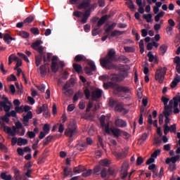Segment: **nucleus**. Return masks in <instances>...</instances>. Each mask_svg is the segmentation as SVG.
<instances>
[{
  "mask_svg": "<svg viewBox=\"0 0 180 180\" xmlns=\"http://www.w3.org/2000/svg\"><path fill=\"white\" fill-rule=\"evenodd\" d=\"M159 154H161V150L158 149L155 150V152L151 155V157L153 158H157L158 157Z\"/></svg>",
  "mask_w": 180,
  "mask_h": 180,
  "instance_id": "obj_62",
  "label": "nucleus"
},
{
  "mask_svg": "<svg viewBox=\"0 0 180 180\" xmlns=\"http://www.w3.org/2000/svg\"><path fill=\"white\" fill-rule=\"evenodd\" d=\"M85 171V167L84 166L79 165L78 167H74L73 172L75 174H81Z\"/></svg>",
  "mask_w": 180,
  "mask_h": 180,
  "instance_id": "obj_29",
  "label": "nucleus"
},
{
  "mask_svg": "<svg viewBox=\"0 0 180 180\" xmlns=\"http://www.w3.org/2000/svg\"><path fill=\"white\" fill-rule=\"evenodd\" d=\"M84 70V72L87 74V75H92L94 74L92 73V70H91L90 68L88 66H86Z\"/></svg>",
  "mask_w": 180,
  "mask_h": 180,
  "instance_id": "obj_60",
  "label": "nucleus"
},
{
  "mask_svg": "<svg viewBox=\"0 0 180 180\" xmlns=\"http://www.w3.org/2000/svg\"><path fill=\"white\" fill-rule=\"evenodd\" d=\"M100 174H101V178L103 179H105V178H106V176H108V169L103 167Z\"/></svg>",
  "mask_w": 180,
  "mask_h": 180,
  "instance_id": "obj_40",
  "label": "nucleus"
},
{
  "mask_svg": "<svg viewBox=\"0 0 180 180\" xmlns=\"http://www.w3.org/2000/svg\"><path fill=\"white\" fill-rule=\"evenodd\" d=\"M127 171H129V164L123 163L121 167V179H124L127 177V175H129Z\"/></svg>",
  "mask_w": 180,
  "mask_h": 180,
  "instance_id": "obj_8",
  "label": "nucleus"
},
{
  "mask_svg": "<svg viewBox=\"0 0 180 180\" xmlns=\"http://www.w3.org/2000/svg\"><path fill=\"white\" fill-rule=\"evenodd\" d=\"M143 18L146 19V20L148 23H150V22H152L153 15H151V14H148V15L143 14Z\"/></svg>",
  "mask_w": 180,
  "mask_h": 180,
  "instance_id": "obj_41",
  "label": "nucleus"
},
{
  "mask_svg": "<svg viewBox=\"0 0 180 180\" xmlns=\"http://www.w3.org/2000/svg\"><path fill=\"white\" fill-rule=\"evenodd\" d=\"M124 49L126 53H134V48L131 46H124Z\"/></svg>",
  "mask_w": 180,
  "mask_h": 180,
  "instance_id": "obj_53",
  "label": "nucleus"
},
{
  "mask_svg": "<svg viewBox=\"0 0 180 180\" xmlns=\"http://www.w3.org/2000/svg\"><path fill=\"white\" fill-rule=\"evenodd\" d=\"M178 160H179V155H176L174 157H172L171 158H167L166 159V164H171V162H172V164H176V162L178 161Z\"/></svg>",
  "mask_w": 180,
  "mask_h": 180,
  "instance_id": "obj_19",
  "label": "nucleus"
},
{
  "mask_svg": "<svg viewBox=\"0 0 180 180\" xmlns=\"http://www.w3.org/2000/svg\"><path fill=\"white\" fill-rule=\"evenodd\" d=\"M1 127H3L4 131H5L7 134H11L12 135V128L5 125V123H3L1 124Z\"/></svg>",
  "mask_w": 180,
  "mask_h": 180,
  "instance_id": "obj_33",
  "label": "nucleus"
},
{
  "mask_svg": "<svg viewBox=\"0 0 180 180\" xmlns=\"http://www.w3.org/2000/svg\"><path fill=\"white\" fill-rule=\"evenodd\" d=\"M4 40L7 44H11V41L9 40H16V38L11 37L9 34H5L4 36Z\"/></svg>",
  "mask_w": 180,
  "mask_h": 180,
  "instance_id": "obj_27",
  "label": "nucleus"
},
{
  "mask_svg": "<svg viewBox=\"0 0 180 180\" xmlns=\"http://www.w3.org/2000/svg\"><path fill=\"white\" fill-rule=\"evenodd\" d=\"M30 32L32 33V34H40V30L37 27H32L30 29Z\"/></svg>",
  "mask_w": 180,
  "mask_h": 180,
  "instance_id": "obj_49",
  "label": "nucleus"
},
{
  "mask_svg": "<svg viewBox=\"0 0 180 180\" xmlns=\"http://www.w3.org/2000/svg\"><path fill=\"white\" fill-rule=\"evenodd\" d=\"M0 106H1V108H4V112H6V113H11L10 110H11V106H12V105H8V103L0 102Z\"/></svg>",
  "mask_w": 180,
  "mask_h": 180,
  "instance_id": "obj_18",
  "label": "nucleus"
},
{
  "mask_svg": "<svg viewBox=\"0 0 180 180\" xmlns=\"http://www.w3.org/2000/svg\"><path fill=\"white\" fill-rule=\"evenodd\" d=\"M27 135L30 139H34L36 137V133H34V131H28L27 132Z\"/></svg>",
  "mask_w": 180,
  "mask_h": 180,
  "instance_id": "obj_63",
  "label": "nucleus"
},
{
  "mask_svg": "<svg viewBox=\"0 0 180 180\" xmlns=\"http://www.w3.org/2000/svg\"><path fill=\"white\" fill-rule=\"evenodd\" d=\"M115 110L116 112H119L120 113H121V112H123V110H124V108H122L120 104H117L115 105Z\"/></svg>",
  "mask_w": 180,
  "mask_h": 180,
  "instance_id": "obj_58",
  "label": "nucleus"
},
{
  "mask_svg": "<svg viewBox=\"0 0 180 180\" xmlns=\"http://www.w3.org/2000/svg\"><path fill=\"white\" fill-rule=\"evenodd\" d=\"M172 112H168V111H164L163 115L165 117V125L163 126V129H165V131H167L169 129L168 123L171 121V119H169V116H171Z\"/></svg>",
  "mask_w": 180,
  "mask_h": 180,
  "instance_id": "obj_10",
  "label": "nucleus"
},
{
  "mask_svg": "<svg viewBox=\"0 0 180 180\" xmlns=\"http://www.w3.org/2000/svg\"><path fill=\"white\" fill-rule=\"evenodd\" d=\"M91 33H92V36H98V34H99L101 32H99V28L96 27L93 29V30L91 31Z\"/></svg>",
  "mask_w": 180,
  "mask_h": 180,
  "instance_id": "obj_61",
  "label": "nucleus"
},
{
  "mask_svg": "<svg viewBox=\"0 0 180 180\" xmlns=\"http://www.w3.org/2000/svg\"><path fill=\"white\" fill-rule=\"evenodd\" d=\"M19 36H20L22 39H29L30 34L26 31H20L19 32Z\"/></svg>",
  "mask_w": 180,
  "mask_h": 180,
  "instance_id": "obj_37",
  "label": "nucleus"
},
{
  "mask_svg": "<svg viewBox=\"0 0 180 180\" xmlns=\"http://www.w3.org/2000/svg\"><path fill=\"white\" fill-rule=\"evenodd\" d=\"M167 68L166 67H159L157 69L155 75V79L158 81L160 84H163L164 79H165V75H167Z\"/></svg>",
  "mask_w": 180,
  "mask_h": 180,
  "instance_id": "obj_3",
  "label": "nucleus"
},
{
  "mask_svg": "<svg viewBox=\"0 0 180 180\" xmlns=\"http://www.w3.org/2000/svg\"><path fill=\"white\" fill-rule=\"evenodd\" d=\"M118 60L120 61V63H124V64L130 63V60L124 56H120Z\"/></svg>",
  "mask_w": 180,
  "mask_h": 180,
  "instance_id": "obj_34",
  "label": "nucleus"
},
{
  "mask_svg": "<svg viewBox=\"0 0 180 180\" xmlns=\"http://www.w3.org/2000/svg\"><path fill=\"white\" fill-rule=\"evenodd\" d=\"M15 113H23V105L15 107Z\"/></svg>",
  "mask_w": 180,
  "mask_h": 180,
  "instance_id": "obj_59",
  "label": "nucleus"
},
{
  "mask_svg": "<svg viewBox=\"0 0 180 180\" xmlns=\"http://www.w3.org/2000/svg\"><path fill=\"white\" fill-rule=\"evenodd\" d=\"M98 147H102L103 148V139L101 136H98Z\"/></svg>",
  "mask_w": 180,
  "mask_h": 180,
  "instance_id": "obj_51",
  "label": "nucleus"
},
{
  "mask_svg": "<svg viewBox=\"0 0 180 180\" xmlns=\"http://www.w3.org/2000/svg\"><path fill=\"white\" fill-rule=\"evenodd\" d=\"M40 44H43V41L39 39L35 42H33L31 45L32 49L39 53V55L35 56V64L37 67H39L40 64H41V61H44V64L47 63L46 53H44V48Z\"/></svg>",
  "mask_w": 180,
  "mask_h": 180,
  "instance_id": "obj_1",
  "label": "nucleus"
},
{
  "mask_svg": "<svg viewBox=\"0 0 180 180\" xmlns=\"http://www.w3.org/2000/svg\"><path fill=\"white\" fill-rule=\"evenodd\" d=\"M77 134V122L75 120L72 121L68 125V128L65 131V135L68 137H74Z\"/></svg>",
  "mask_w": 180,
  "mask_h": 180,
  "instance_id": "obj_4",
  "label": "nucleus"
},
{
  "mask_svg": "<svg viewBox=\"0 0 180 180\" xmlns=\"http://www.w3.org/2000/svg\"><path fill=\"white\" fill-rule=\"evenodd\" d=\"M72 67H73L75 71H76V72H77L78 74H79V72H81V71H82V66H81V65H79V64L73 63Z\"/></svg>",
  "mask_w": 180,
  "mask_h": 180,
  "instance_id": "obj_35",
  "label": "nucleus"
},
{
  "mask_svg": "<svg viewBox=\"0 0 180 180\" xmlns=\"http://www.w3.org/2000/svg\"><path fill=\"white\" fill-rule=\"evenodd\" d=\"M84 98V93L82 91H78L75 93V94L73 96V102L75 103L78 101V98Z\"/></svg>",
  "mask_w": 180,
  "mask_h": 180,
  "instance_id": "obj_22",
  "label": "nucleus"
},
{
  "mask_svg": "<svg viewBox=\"0 0 180 180\" xmlns=\"http://www.w3.org/2000/svg\"><path fill=\"white\" fill-rule=\"evenodd\" d=\"M51 69L52 72L54 74L58 72V70H60V66H58V62H51Z\"/></svg>",
  "mask_w": 180,
  "mask_h": 180,
  "instance_id": "obj_17",
  "label": "nucleus"
},
{
  "mask_svg": "<svg viewBox=\"0 0 180 180\" xmlns=\"http://www.w3.org/2000/svg\"><path fill=\"white\" fill-rule=\"evenodd\" d=\"M83 13L81 11H74L73 12V16H75L76 18H81L82 16Z\"/></svg>",
  "mask_w": 180,
  "mask_h": 180,
  "instance_id": "obj_64",
  "label": "nucleus"
},
{
  "mask_svg": "<svg viewBox=\"0 0 180 180\" xmlns=\"http://www.w3.org/2000/svg\"><path fill=\"white\" fill-rule=\"evenodd\" d=\"M84 58H85V56H84V55L79 54L75 57V61L76 63H79L80 61H84Z\"/></svg>",
  "mask_w": 180,
  "mask_h": 180,
  "instance_id": "obj_42",
  "label": "nucleus"
},
{
  "mask_svg": "<svg viewBox=\"0 0 180 180\" xmlns=\"http://www.w3.org/2000/svg\"><path fill=\"white\" fill-rule=\"evenodd\" d=\"M18 115L16 114V112L15 110H11V113H6L4 117H1V119L6 123H9L10 120L9 117H16Z\"/></svg>",
  "mask_w": 180,
  "mask_h": 180,
  "instance_id": "obj_9",
  "label": "nucleus"
},
{
  "mask_svg": "<svg viewBox=\"0 0 180 180\" xmlns=\"http://www.w3.org/2000/svg\"><path fill=\"white\" fill-rule=\"evenodd\" d=\"M108 19V15H104L100 18V20L97 22V25L96 27H101L103 25L105 24L106 20Z\"/></svg>",
  "mask_w": 180,
  "mask_h": 180,
  "instance_id": "obj_25",
  "label": "nucleus"
},
{
  "mask_svg": "<svg viewBox=\"0 0 180 180\" xmlns=\"http://www.w3.org/2000/svg\"><path fill=\"white\" fill-rule=\"evenodd\" d=\"M84 95L86 96V99H89V98H91V91L89 90V89L86 88L84 91Z\"/></svg>",
  "mask_w": 180,
  "mask_h": 180,
  "instance_id": "obj_55",
  "label": "nucleus"
},
{
  "mask_svg": "<svg viewBox=\"0 0 180 180\" xmlns=\"http://www.w3.org/2000/svg\"><path fill=\"white\" fill-rule=\"evenodd\" d=\"M167 50L168 46H167L166 44H162L160 47V55L164 56L167 53Z\"/></svg>",
  "mask_w": 180,
  "mask_h": 180,
  "instance_id": "obj_28",
  "label": "nucleus"
},
{
  "mask_svg": "<svg viewBox=\"0 0 180 180\" xmlns=\"http://www.w3.org/2000/svg\"><path fill=\"white\" fill-rule=\"evenodd\" d=\"M43 130L46 134H49V133H50V125L49 124H45L44 125Z\"/></svg>",
  "mask_w": 180,
  "mask_h": 180,
  "instance_id": "obj_50",
  "label": "nucleus"
},
{
  "mask_svg": "<svg viewBox=\"0 0 180 180\" xmlns=\"http://www.w3.org/2000/svg\"><path fill=\"white\" fill-rule=\"evenodd\" d=\"M161 101H162V102H163V105H164L165 108H166L167 105H168V102H169V98H168L165 96H162L161 98Z\"/></svg>",
  "mask_w": 180,
  "mask_h": 180,
  "instance_id": "obj_54",
  "label": "nucleus"
},
{
  "mask_svg": "<svg viewBox=\"0 0 180 180\" xmlns=\"http://www.w3.org/2000/svg\"><path fill=\"white\" fill-rule=\"evenodd\" d=\"M148 58H149V63H153V61H155V64L158 63V59L153 55V53L151 51H149L147 54Z\"/></svg>",
  "mask_w": 180,
  "mask_h": 180,
  "instance_id": "obj_24",
  "label": "nucleus"
},
{
  "mask_svg": "<svg viewBox=\"0 0 180 180\" xmlns=\"http://www.w3.org/2000/svg\"><path fill=\"white\" fill-rule=\"evenodd\" d=\"M91 16V10H87L86 12L84 13L82 18L81 20V22L82 23H86V21L88 20V18Z\"/></svg>",
  "mask_w": 180,
  "mask_h": 180,
  "instance_id": "obj_21",
  "label": "nucleus"
},
{
  "mask_svg": "<svg viewBox=\"0 0 180 180\" xmlns=\"http://www.w3.org/2000/svg\"><path fill=\"white\" fill-rule=\"evenodd\" d=\"M173 108H178L179 105V101H178V96H174L173 98Z\"/></svg>",
  "mask_w": 180,
  "mask_h": 180,
  "instance_id": "obj_56",
  "label": "nucleus"
},
{
  "mask_svg": "<svg viewBox=\"0 0 180 180\" xmlns=\"http://www.w3.org/2000/svg\"><path fill=\"white\" fill-rule=\"evenodd\" d=\"M99 164L101 167H109V160L107 159L101 160L99 161Z\"/></svg>",
  "mask_w": 180,
  "mask_h": 180,
  "instance_id": "obj_44",
  "label": "nucleus"
},
{
  "mask_svg": "<svg viewBox=\"0 0 180 180\" xmlns=\"http://www.w3.org/2000/svg\"><path fill=\"white\" fill-rule=\"evenodd\" d=\"M63 94H64L65 96H72V95L74 94V90H72V89L63 90Z\"/></svg>",
  "mask_w": 180,
  "mask_h": 180,
  "instance_id": "obj_38",
  "label": "nucleus"
},
{
  "mask_svg": "<svg viewBox=\"0 0 180 180\" xmlns=\"http://www.w3.org/2000/svg\"><path fill=\"white\" fill-rule=\"evenodd\" d=\"M115 126H116V127H120V129H124V127H127V122L117 117L115 118Z\"/></svg>",
  "mask_w": 180,
  "mask_h": 180,
  "instance_id": "obj_7",
  "label": "nucleus"
},
{
  "mask_svg": "<svg viewBox=\"0 0 180 180\" xmlns=\"http://www.w3.org/2000/svg\"><path fill=\"white\" fill-rule=\"evenodd\" d=\"M27 143H29V141H27V139H23V138L18 139L17 144L20 147H22V146H26L27 144Z\"/></svg>",
  "mask_w": 180,
  "mask_h": 180,
  "instance_id": "obj_26",
  "label": "nucleus"
},
{
  "mask_svg": "<svg viewBox=\"0 0 180 180\" xmlns=\"http://www.w3.org/2000/svg\"><path fill=\"white\" fill-rule=\"evenodd\" d=\"M107 84H108V86L110 88H115L117 92H124L125 94L130 92V89H129V87L127 86H119V85L116 86L115 83L112 82H108Z\"/></svg>",
  "mask_w": 180,
  "mask_h": 180,
  "instance_id": "obj_6",
  "label": "nucleus"
},
{
  "mask_svg": "<svg viewBox=\"0 0 180 180\" xmlns=\"http://www.w3.org/2000/svg\"><path fill=\"white\" fill-rule=\"evenodd\" d=\"M111 81L113 82H122L123 81V79H122L119 75H112L110 78Z\"/></svg>",
  "mask_w": 180,
  "mask_h": 180,
  "instance_id": "obj_32",
  "label": "nucleus"
},
{
  "mask_svg": "<svg viewBox=\"0 0 180 180\" xmlns=\"http://www.w3.org/2000/svg\"><path fill=\"white\" fill-rule=\"evenodd\" d=\"M116 56V51L114 49H111L108 51L107 56L105 58L100 59V63L103 68L105 70H114L116 68V65L113 64V60Z\"/></svg>",
  "mask_w": 180,
  "mask_h": 180,
  "instance_id": "obj_2",
  "label": "nucleus"
},
{
  "mask_svg": "<svg viewBox=\"0 0 180 180\" xmlns=\"http://www.w3.org/2000/svg\"><path fill=\"white\" fill-rule=\"evenodd\" d=\"M90 0H84L78 6V9H84V8H88L90 5Z\"/></svg>",
  "mask_w": 180,
  "mask_h": 180,
  "instance_id": "obj_23",
  "label": "nucleus"
},
{
  "mask_svg": "<svg viewBox=\"0 0 180 180\" xmlns=\"http://www.w3.org/2000/svg\"><path fill=\"white\" fill-rule=\"evenodd\" d=\"M102 169H103L102 166L96 165L94 168V175H99V172H101V171H102Z\"/></svg>",
  "mask_w": 180,
  "mask_h": 180,
  "instance_id": "obj_39",
  "label": "nucleus"
},
{
  "mask_svg": "<svg viewBox=\"0 0 180 180\" xmlns=\"http://www.w3.org/2000/svg\"><path fill=\"white\" fill-rule=\"evenodd\" d=\"M169 131L170 133H176V124H174L169 127L168 130L167 131L165 130V128H164L165 136H167Z\"/></svg>",
  "mask_w": 180,
  "mask_h": 180,
  "instance_id": "obj_14",
  "label": "nucleus"
},
{
  "mask_svg": "<svg viewBox=\"0 0 180 180\" xmlns=\"http://www.w3.org/2000/svg\"><path fill=\"white\" fill-rule=\"evenodd\" d=\"M117 101H116L115 100H114V99H112V98H110V100H109V103H108V105H110V106H111V108H113V107H115V106H116L117 104Z\"/></svg>",
  "mask_w": 180,
  "mask_h": 180,
  "instance_id": "obj_57",
  "label": "nucleus"
},
{
  "mask_svg": "<svg viewBox=\"0 0 180 180\" xmlns=\"http://www.w3.org/2000/svg\"><path fill=\"white\" fill-rule=\"evenodd\" d=\"M32 117H33V113L32 112V111H29L27 113V115L23 117L22 123L24 126L25 127L29 126V120H30V119H32Z\"/></svg>",
  "mask_w": 180,
  "mask_h": 180,
  "instance_id": "obj_12",
  "label": "nucleus"
},
{
  "mask_svg": "<svg viewBox=\"0 0 180 180\" xmlns=\"http://www.w3.org/2000/svg\"><path fill=\"white\" fill-rule=\"evenodd\" d=\"M33 20H34V17H33V15H30L24 20V23L25 25H29L30 23H32Z\"/></svg>",
  "mask_w": 180,
  "mask_h": 180,
  "instance_id": "obj_43",
  "label": "nucleus"
},
{
  "mask_svg": "<svg viewBox=\"0 0 180 180\" xmlns=\"http://www.w3.org/2000/svg\"><path fill=\"white\" fill-rule=\"evenodd\" d=\"M105 120H106V116L101 115L100 117V123H101V127H105V126L106 124L105 122Z\"/></svg>",
  "mask_w": 180,
  "mask_h": 180,
  "instance_id": "obj_46",
  "label": "nucleus"
},
{
  "mask_svg": "<svg viewBox=\"0 0 180 180\" xmlns=\"http://www.w3.org/2000/svg\"><path fill=\"white\" fill-rule=\"evenodd\" d=\"M127 75H129V74L127 73V71H126V69L124 68H121L119 73L120 78H122L123 81L124 78L127 77Z\"/></svg>",
  "mask_w": 180,
  "mask_h": 180,
  "instance_id": "obj_20",
  "label": "nucleus"
},
{
  "mask_svg": "<svg viewBox=\"0 0 180 180\" xmlns=\"http://www.w3.org/2000/svg\"><path fill=\"white\" fill-rule=\"evenodd\" d=\"M110 131L115 137V139H119V137H124V139H129L130 137V134L127 133L126 131H123L121 129H119L117 127H113L110 129Z\"/></svg>",
  "mask_w": 180,
  "mask_h": 180,
  "instance_id": "obj_5",
  "label": "nucleus"
},
{
  "mask_svg": "<svg viewBox=\"0 0 180 180\" xmlns=\"http://www.w3.org/2000/svg\"><path fill=\"white\" fill-rule=\"evenodd\" d=\"M126 5L132 12L136 9V6H134V3L131 0H127Z\"/></svg>",
  "mask_w": 180,
  "mask_h": 180,
  "instance_id": "obj_30",
  "label": "nucleus"
},
{
  "mask_svg": "<svg viewBox=\"0 0 180 180\" xmlns=\"http://www.w3.org/2000/svg\"><path fill=\"white\" fill-rule=\"evenodd\" d=\"M116 22H113L112 25H110V26L108 27V28H106L105 30V33H109V32H110V30H113V29H115V27H116Z\"/></svg>",
  "mask_w": 180,
  "mask_h": 180,
  "instance_id": "obj_48",
  "label": "nucleus"
},
{
  "mask_svg": "<svg viewBox=\"0 0 180 180\" xmlns=\"http://www.w3.org/2000/svg\"><path fill=\"white\" fill-rule=\"evenodd\" d=\"M124 33V32L115 30L111 32L110 37H116V36H122V34Z\"/></svg>",
  "mask_w": 180,
  "mask_h": 180,
  "instance_id": "obj_36",
  "label": "nucleus"
},
{
  "mask_svg": "<svg viewBox=\"0 0 180 180\" xmlns=\"http://www.w3.org/2000/svg\"><path fill=\"white\" fill-rule=\"evenodd\" d=\"M102 94H103V91L99 89H96L94 91L91 93L92 99H100L102 98Z\"/></svg>",
  "mask_w": 180,
  "mask_h": 180,
  "instance_id": "obj_11",
  "label": "nucleus"
},
{
  "mask_svg": "<svg viewBox=\"0 0 180 180\" xmlns=\"http://www.w3.org/2000/svg\"><path fill=\"white\" fill-rule=\"evenodd\" d=\"M88 65L90 67L91 71H96V66L95 65V63L93 61H89L88 63Z\"/></svg>",
  "mask_w": 180,
  "mask_h": 180,
  "instance_id": "obj_52",
  "label": "nucleus"
},
{
  "mask_svg": "<svg viewBox=\"0 0 180 180\" xmlns=\"http://www.w3.org/2000/svg\"><path fill=\"white\" fill-rule=\"evenodd\" d=\"M56 136H48L44 141H43V146H48V144L51 141V140H53Z\"/></svg>",
  "mask_w": 180,
  "mask_h": 180,
  "instance_id": "obj_31",
  "label": "nucleus"
},
{
  "mask_svg": "<svg viewBox=\"0 0 180 180\" xmlns=\"http://www.w3.org/2000/svg\"><path fill=\"white\" fill-rule=\"evenodd\" d=\"M47 65H49V63H46L39 67L41 77L44 78L47 74Z\"/></svg>",
  "mask_w": 180,
  "mask_h": 180,
  "instance_id": "obj_13",
  "label": "nucleus"
},
{
  "mask_svg": "<svg viewBox=\"0 0 180 180\" xmlns=\"http://www.w3.org/2000/svg\"><path fill=\"white\" fill-rule=\"evenodd\" d=\"M180 82V76L178 74H176L175 77L174 78V79L172 80L170 86L171 88L174 89L176 86V85H178V84H179Z\"/></svg>",
  "mask_w": 180,
  "mask_h": 180,
  "instance_id": "obj_15",
  "label": "nucleus"
},
{
  "mask_svg": "<svg viewBox=\"0 0 180 180\" xmlns=\"http://www.w3.org/2000/svg\"><path fill=\"white\" fill-rule=\"evenodd\" d=\"M172 108H174V100H170L169 105L167 104L164 108V112H168L169 113H172Z\"/></svg>",
  "mask_w": 180,
  "mask_h": 180,
  "instance_id": "obj_16",
  "label": "nucleus"
},
{
  "mask_svg": "<svg viewBox=\"0 0 180 180\" xmlns=\"http://www.w3.org/2000/svg\"><path fill=\"white\" fill-rule=\"evenodd\" d=\"M13 61H17L15 65L17 67H22V60H20V58H18L17 56H13Z\"/></svg>",
  "mask_w": 180,
  "mask_h": 180,
  "instance_id": "obj_45",
  "label": "nucleus"
},
{
  "mask_svg": "<svg viewBox=\"0 0 180 180\" xmlns=\"http://www.w3.org/2000/svg\"><path fill=\"white\" fill-rule=\"evenodd\" d=\"M82 175L84 178H88V176H91V175H92V169H89L86 172H84Z\"/></svg>",
  "mask_w": 180,
  "mask_h": 180,
  "instance_id": "obj_47",
  "label": "nucleus"
}]
</instances>
